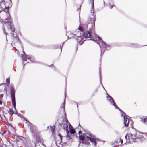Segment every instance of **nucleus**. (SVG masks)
Listing matches in <instances>:
<instances>
[{"label": "nucleus", "instance_id": "1", "mask_svg": "<svg viewBox=\"0 0 147 147\" xmlns=\"http://www.w3.org/2000/svg\"><path fill=\"white\" fill-rule=\"evenodd\" d=\"M4 23L5 24L7 23L9 26V28L12 32L15 31V28L13 24L12 23L13 21L11 17L9 14L7 18L6 19Z\"/></svg>", "mask_w": 147, "mask_h": 147}, {"label": "nucleus", "instance_id": "2", "mask_svg": "<svg viewBox=\"0 0 147 147\" xmlns=\"http://www.w3.org/2000/svg\"><path fill=\"white\" fill-rule=\"evenodd\" d=\"M125 138L127 141L130 143L135 142L136 141V137L135 134H127L125 136Z\"/></svg>", "mask_w": 147, "mask_h": 147}, {"label": "nucleus", "instance_id": "3", "mask_svg": "<svg viewBox=\"0 0 147 147\" xmlns=\"http://www.w3.org/2000/svg\"><path fill=\"white\" fill-rule=\"evenodd\" d=\"M11 93L13 105L16 109V101L15 98V90L13 88H11Z\"/></svg>", "mask_w": 147, "mask_h": 147}, {"label": "nucleus", "instance_id": "4", "mask_svg": "<svg viewBox=\"0 0 147 147\" xmlns=\"http://www.w3.org/2000/svg\"><path fill=\"white\" fill-rule=\"evenodd\" d=\"M22 58L23 60V63L26 64L27 63H29L31 61L30 57L28 55L25 54L22 55Z\"/></svg>", "mask_w": 147, "mask_h": 147}, {"label": "nucleus", "instance_id": "5", "mask_svg": "<svg viewBox=\"0 0 147 147\" xmlns=\"http://www.w3.org/2000/svg\"><path fill=\"white\" fill-rule=\"evenodd\" d=\"M85 134H79L78 136L79 140L81 141L82 143L83 144H85L87 145H89L90 144V143L88 140H85Z\"/></svg>", "mask_w": 147, "mask_h": 147}, {"label": "nucleus", "instance_id": "6", "mask_svg": "<svg viewBox=\"0 0 147 147\" xmlns=\"http://www.w3.org/2000/svg\"><path fill=\"white\" fill-rule=\"evenodd\" d=\"M86 138L88 139L91 142L94 144L95 146H96L97 141H99V139L96 138L95 137L93 136H91V137L87 136Z\"/></svg>", "mask_w": 147, "mask_h": 147}, {"label": "nucleus", "instance_id": "7", "mask_svg": "<svg viewBox=\"0 0 147 147\" xmlns=\"http://www.w3.org/2000/svg\"><path fill=\"white\" fill-rule=\"evenodd\" d=\"M124 121L123 123L124 126L127 127L128 125L129 124V119L126 116H124Z\"/></svg>", "mask_w": 147, "mask_h": 147}, {"label": "nucleus", "instance_id": "8", "mask_svg": "<svg viewBox=\"0 0 147 147\" xmlns=\"http://www.w3.org/2000/svg\"><path fill=\"white\" fill-rule=\"evenodd\" d=\"M6 8V7L4 1L0 2V12L4 11Z\"/></svg>", "mask_w": 147, "mask_h": 147}, {"label": "nucleus", "instance_id": "9", "mask_svg": "<svg viewBox=\"0 0 147 147\" xmlns=\"http://www.w3.org/2000/svg\"><path fill=\"white\" fill-rule=\"evenodd\" d=\"M83 36L85 38H89L91 36V33L88 31H86L84 32Z\"/></svg>", "mask_w": 147, "mask_h": 147}, {"label": "nucleus", "instance_id": "10", "mask_svg": "<svg viewBox=\"0 0 147 147\" xmlns=\"http://www.w3.org/2000/svg\"><path fill=\"white\" fill-rule=\"evenodd\" d=\"M69 132L71 134H73L76 133V131L75 129L73 128L72 126L71 125L69 126Z\"/></svg>", "mask_w": 147, "mask_h": 147}, {"label": "nucleus", "instance_id": "11", "mask_svg": "<svg viewBox=\"0 0 147 147\" xmlns=\"http://www.w3.org/2000/svg\"><path fill=\"white\" fill-rule=\"evenodd\" d=\"M43 144L41 141H37L35 144V147H42V146L43 145Z\"/></svg>", "mask_w": 147, "mask_h": 147}, {"label": "nucleus", "instance_id": "12", "mask_svg": "<svg viewBox=\"0 0 147 147\" xmlns=\"http://www.w3.org/2000/svg\"><path fill=\"white\" fill-rule=\"evenodd\" d=\"M140 121L142 122L147 125V117H143L141 118Z\"/></svg>", "mask_w": 147, "mask_h": 147}, {"label": "nucleus", "instance_id": "13", "mask_svg": "<svg viewBox=\"0 0 147 147\" xmlns=\"http://www.w3.org/2000/svg\"><path fill=\"white\" fill-rule=\"evenodd\" d=\"M135 134V136L136 139H140L142 137V134L141 133H138Z\"/></svg>", "mask_w": 147, "mask_h": 147}, {"label": "nucleus", "instance_id": "14", "mask_svg": "<svg viewBox=\"0 0 147 147\" xmlns=\"http://www.w3.org/2000/svg\"><path fill=\"white\" fill-rule=\"evenodd\" d=\"M9 131L11 134H14L15 132V128L12 127H10L9 128Z\"/></svg>", "mask_w": 147, "mask_h": 147}, {"label": "nucleus", "instance_id": "15", "mask_svg": "<svg viewBox=\"0 0 147 147\" xmlns=\"http://www.w3.org/2000/svg\"><path fill=\"white\" fill-rule=\"evenodd\" d=\"M92 5V10H91V12L94 13V0L91 1V2Z\"/></svg>", "mask_w": 147, "mask_h": 147}, {"label": "nucleus", "instance_id": "16", "mask_svg": "<svg viewBox=\"0 0 147 147\" xmlns=\"http://www.w3.org/2000/svg\"><path fill=\"white\" fill-rule=\"evenodd\" d=\"M67 137L69 139H71L72 138V136L71 135V133L69 132V131L67 130Z\"/></svg>", "mask_w": 147, "mask_h": 147}, {"label": "nucleus", "instance_id": "17", "mask_svg": "<svg viewBox=\"0 0 147 147\" xmlns=\"http://www.w3.org/2000/svg\"><path fill=\"white\" fill-rule=\"evenodd\" d=\"M109 97L110 98L109 100L110 101H111V103L112 104H113V105L115 106V102H114V100L110 96H109Z\"/></svg>", "mask_w": 147, "mask_h": 147}, {"label": "nucleus", "instance_id": "18", "mask_svg": "<svg viewBox=\"0 0 147 147\" xmlns=\"http://www.w3.org/2000/svg\"><path fill=\"white\" fill-rule=\"evenodd\" d=\"M50 129H51V130L52 131V133H53L55 131V126H52V127H50Z\"/></svg>", "mask_w": 147, "mask_h": 147}, {"label": "nucleus", "instance_id": "19", "mask_svg": "<svg viewBox=\"0 0 147 147\" xmlns=\"http://www.w3.org/2000/svg\"><path fill=\"white\" fill-rule=\"evenodd\" d=\"M8 112L11 115H13V113H14L13 111V109H9V110L8 111Z\"/></svg>", "mask_w": 147, "mask_h": 147}, {"label": "nucleus", "instance_id": "20", "mask_svg": "<svg viewBox=\"0 0 147 147\" xmlns=\"http://www.w3.org/2000/svg\"><path fill=\"white\" fill-rule=\"evenodd\" d=\"M34 137H36L37 138H39L40 136L39 134L38 133H36L34 134Z\"/></svg>", "mask_w": 147, "mask_h": 147}, {"label": "nucleus", "instance_id": "21", "mask_svg": "<svg viewBox=\"0 0 147 147\" xmlns=\"http://www.w3.org/2000/svg\"><path fill=\"white\" fill-rule=\"evenodd\" d=\"M58 136L59 137V139L61 142H62V136L60 134H59Z\"/></svg>", "mask_w": 147, "mask_h": 147}, {"label": "nucleus", "instance_id": "22", "mask_svg": "<svg viewBox=\"0 0 147 147\" xmlns=\"http://www.w3.org/2000/svg\"><path fill=\"white\" fill-rule=\"evenodd\" d=\"M78 30L82 32H83L84 31V29L81 26H80L78 28Z\"/></svg>", "mask_w": 147, "mask_h": 147}, {"label": "nucleus", "instance_id": "23", "mask_svg": "<svg viewBox=\"0 0 147 147\" xmlns=\"http://www.w3.org/2000/svg\"><path fill=\"white\" fill-rule=\"evenodd\" d=\"M6 82L7 83L9 84L10 82V78H8L6 79Z\"/></svg>", "mask_w": 147, "mask_h": 147}, {"label": "nucleus", "instance_id": "24", "mask_svg": "<svg viewBox=\"0 0 147 147\" xmlns=\"http://www.w3.org/2000/svg\"><path fill=\"white\" fill-rule=\"evenodd\" d=\"M15 39H16V40L17 42H18V40H19L18 36H16V37H15L14 38L13 40H15Z\"/></svg>", "mask_w": 147, "mask_h": 147}, {"label": "nucleus", "instance_id": "25", "mask_svg": "<svg viewBox=\"0 0 147 147\" xmlns=\"http://www.w3.org/2000/svg\"><path fill=\"white\" fill-rule=\"evenodd\" d=\"M3 31L5 33V34L6 35H8V33H7V32H6V30H5V28H3Z\"/></svg>", "mask_w": 147, "mask_h": 147}, {"label": "nucleus", "instance_id": "26", "mask_svg": "<svg viewBox=\"0 0 147 147\" xmlns=\"http://www.w3.org/2000/svg\"><path fill=\"white\" fill-rule=\"evenodd\" d=\"M121 142V144H122L123 143V140L121 139H120L119 142Z\"/></svg>", "mask_w": 147, "mask_h": 147}, {"label": "nucleus", "instance_id": "27", "mask_svg": "<svg viewBox=\"0 0 147 147\" xmlns=\"http://www.w3.org/2000/svg\"><path fill=\"white\" fill-rule=\"evenodd\" d=\"M1 99L0 98V104H1V105L2 103V101Z\"/></svg>", "mask_w": 147, "mask_h": 147}, {"label": "nucleus", "instance_id": "28", "mask_svg": "<svg viewBox=\"0 0 147 147\" xmlns=\"http://www.w3.org/2000/svg\"><path fill=\"white\" fill-rule=\"evenodd\" d=\"M3 96V94H1L0 95V97L1 99V98Z\"/></svg>", "mask_w": 147, "mask_h": 147}, {"label": "nucleus", "instance_id": "29", "mask_svg": "<svg viewBox=\"0 0 147 147\" xmlns=\"http://www.w3.org/2000/svg\"><path fill=\"white\" fill-rule=\"evenodd\" d=\"M82 133V131H80L78 132V134H81L80 133Z\"/></svg>", "mask_w": 147, "mask_h": 147}, {"label": "nucleus", "instance_id": "30", "mask_svg": "<svg viewBox=\"0 0 147 147\" xmlns=\"http://www.w3.org/2000/svg\"><path fill=\"white\" fill-rule=\"evenodd\" d=\"M113 7V5H111V8H112Z\"/></svg>", "mask_w": 147, "mask_h": 147}, {"label": "nucleus", "instance_id": "31", "mask_svg": "<svg viewBox=\"0 0 147 147\" xmlns=\"http://www.w3.org/2000/svg\"><path fill=\"white\" fill-rule=\"evenodd\" d=\"M1 21V19L0 18V21Z\"/></svg>", "mask_w": 147, "mask_h": 147}, {"label": "nucleus", "instance_id": "32", "mask_svg": "<svg viewBox=\"0 0 147 147\" xmlns=\"http://www.w3.org/2000/svg\"><path fill=\"white\" fill-rule=\"evenodd\" d=\"M93 24H94V25H95V22H93Z\"/></svg>", "mask_w": 147, "mask_h": 147}, {"label": "nucleus", "instance_id": "33", "mask_svg": "<svg viewBox=\"0 0 147 147\" xmlns=\"http://www.w3.org/2000/svg\"><path fill=\"white\" fill-rule=\"evenodd\" d=\"M98 38L100 39H101V38L99 37H98Z\"/></svg>", "mask_w": 147, "mask_h": 147}, {"label": "nucleus", "instance_id": "34", "mask_svg": "<svg viewBox=\"0 0 147 147\" xmlns=\"http://www.w3.org/2000/svg\"><path fill=\"white\" fill-rule=\"evenodd\" d=\"M15 49L16 50H17V49H16V48H15Z\"/></svg>", "mask_w": 147, "mask_h": 147}, {"label": "nucleus", "instance_id": "35", "mask_svg": "<svg viewBox=\"0 0 147 147\" xmlns=\"http://www.w3.org/2000/svg\"><path fill=\"white\" fill-rule=\"evenodd\" d=\"M78 38H81L80 37H79V36L78 37Z\"/></svg>", "mask_w": 147, "mask_h": 147}]
</instances>
